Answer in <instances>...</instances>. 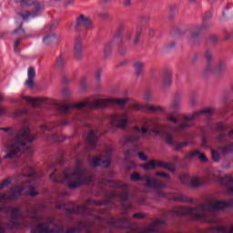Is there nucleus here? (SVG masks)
Returning <instances> with one entry per match:
<instances>
[{"label":"nucleus","instance_id":"nucleus-1","mask_svg":"<svg viewBox=\"0 0 233 233\" xmlns=\"http://www.w3.org/2000/svg\"><path fill=\"white\" fill-rule=\"evenodd\" d=\"M233 208V198L226 200H215L210 204H202L198 208H188L179 206L173 210L167 211V215L175 218V216H191L194 221H201V223H210L208 214L205 212H219Z\"/></svg>","mask_w":233,"mask_h":233},{"label":"nucleus","instance_id":"nucleus-2","mask_svg":"<svg viewBox=\"0 0 233 233\" xmlns=\"http://www.w3.org/2000/svg\"><path fill=\"white\" fill-rule=\"evenodd\" d=\"M109 103H113V105H118V106H125L127 103H128V98H106L96 100V102H87L83 101L77 104H58L56 105V110L60 112V114H67L68 110H72V108H76L77 110H83V108H106L108 106Z\"/></svg>","mask_w":233,"mask_h":233},{"label":"nucleus","instance_id":"nucleus-3","mask_svg":"<svg viewBox=\"0 0 233 233\" xmlns=\"http://www.w3.org/2000/svg\"><path fill=\"white\" fill-rule=\"evenodd\" d=\"M72 177H92V176H86L85 175V167L81 165V161L77 160L76 163V167L73 172H70L69 168L64 169L62 174L57 172V169H55L53 173L50 174L49 179L54 181L55 183H63V181H70Z\"/></svg>","mask_w":233,"mask_h":233},{"label":"nucleus","instance_id":"nucleus-4","mask_svg":"<svg viewBox=\"0 0 233 233\" xmlns=\"http://www.w3.org/2000/svg\"><path fill=\"white\" fill-rule=\"evenodd\" d=\"M210 19H212V11H208L202 16L203 23L201 25H191L187 28L191 35L189 38L190 45H200L203 41V35H201V33L212 27V23H208Z\"/></svg>","mask_w":233,"mask_h":233},{"label":"nucleus","instance_id":"nucleus-5","mask_svg":"<svg viewBox=\"0 0 233 233\" xmlns=\"http://www.w3.org/2000/svg\"><path fill=\"white\" fill-rule=\"evenodd\" d=\"M203 114H207L208 116H212L214 114V109L206 108L200 111H196L192 114V116H184L183 122L176 126L173 130L175 132H183V130H187V128H192L194 127V123H190L188 121H194V119H198L199 116H203Z\"/></svg>","mask_w":233,"mask_h":233},{"label":"nucleus","instance_id":"nucleus-6","mask_svg":"<svg viewBox=\"0 0 233 233\" xmlns=\"http://www.w3.org/2000/svg\"><path fill=\"white\" fill-rule=\"evenodd\" d=\"M14 141L16 145H20V147H26V143H34L35 137L30 134L29 127H23L16 132Z\"/></svg>","mask_w":233,"mask_h":233},{"label":"nucleus","instance_id":"nucleus-7","mask_svg":"<svg viewBox=\"0 0 233 233\" xmlns=\"http://www.w3.org/2000/svg\"><path fill=\"white\" fill-rule=\"evenodd\" d=\"M159 196H161V198H167L169 201H177L178 203H187L189 205L194 203V198L179 193H165L160 191Z\"/></svg>","mask_w":233,"mask_h":233},{"label":"nucleus","instance_id":"nucleus-8","mask_svg":"<svg viewBox=\"0 0 233 233\" xmlns=\"http://www.w3.org/2000/svg\"><path fill=\"white\" fill-rule=\"evenodd\" d=\"M208 128L212 132H218L219 135L217 137L218 143H225V139H227V135H224V132L228 130V126L225 122H218L216 124H208Z\"/></svg>","mask_w":233,"mask_h":233},{"label":"nucleus","instance_id":"nucleus-9","mask_svg":"<svg viewBox=\"0 0 233 233\" xmlns=\"http://www.w3.org/2000/svg\"><path fill=\"white\" fill-rule=\"evenodd\" d=\"M34 8L35 10L32 12H18L17 15L21 17L23 21H28L30 17H38V15H41V13L43 12V4L35 2L34 3Z\"/></svg>","mask_w":233,"mask_h":233},{"label":"nucleus","instance_id":"nucleus-10","mask_svg":"<svg viewBox=\"0 0 233 233\" xmlns=\"http://www.w3.org/2000/svg\"><path fill=\"white\" fill-rule=\"evenodd\" d=\"M93 177H84V178H81L77 177L75 180H72L70 178L67 181V187L70 188V190H76V188H79V187H83V185H90L92 183Z\"/></svg>","mask_w":233,"mask_h":233},{"label":"nucleus","instance_id":"nucleus-11","mask_svg":"<svg viewBox=\"0 0 233 233\" xmlns=\"http://www.w3.org/2000/svg\"><path fill=\"white\" fill-rule=\"evenodd\" d=\"M155 168H166V170H174V164L163 162L161 160H150L147 163V170H155Z\"/></svg>","mask_w":233,"mask_h":233},{"label":"nucleus","instance_id":"nucleus-12","mask_svg":"<svg viewBox=\"0 0 233 233\" xmlns=\"http://www.w3.org/2000/svg\"><path fill=\"white\" fill-rule=\"evenodd\" d=\"M65 210L67 216H72V214H78L79 216H92V208H86L83 205L67 208Z\"/></svg>","mask_w":233,"mask_h":233},{"label":"nucleus","instance_id":"nucleus-13","mask_svg":"<svg viewBox=\"0 0 233 233\" xmlns=\"http://www.w3.org/2000/svg\"><path fill=\"white\" fill-rule=\"evenodd\" d=\"M92 26V20L86 16L85 15H80L76 17L75 30L76 32H81V30H86V28H90Z\"/></svg>","mask_w":233,"mask_h":233},{"label":"nucleus","instance_id":"nucleus-14","mask_svg":"<svg viewBox=\"0 0 233 233\" xmlns=\"http://www.w3.org/2000/svg\"><path fill=\"white\" fill-rule=\"evenodd\" d=\"M151 132H153V134H156L157 136L164 137L165 143L166 145H167V147H174V145H176V140L174 139L172 134H170L169 132L163 131L158 127H153L151 129Z\"/></svg>","mask_w":233,"mask_h":233},{"label":"nucleus","instance_id":"nucleus-15","mask_svg":"<svg viewBox=\"0 0 233 233\" xmlns=\"http://www.w3.org/2000/svg\"><path fill=\"white\" fill-rule=\"evenodd\" d=\"M109 223L111 226L114 227V228H122V229L132 228V223H130V220L127 218H113Z\"/></svg>","mask_w":233,"mask_h":233},{"label":"nucleus","instance_id":"nucleus-16","mask_svg":"<svg viewBox=\"0 0 233 233\" xmlns=\"http://www.w3.org/2000/svg\"><path fill=\"white\" fill-rule=\"evenodd\" d=\"M163 225H167V220L157 219L151 225L147 227V233H162Z\"/></svg>","mask_w":233,"mask_h":233},{"label":"nucleus","instance_id":"nucleus-17","mask_svg":"<svg viewBox=\"0 0 233 233\" xmlns=\"http://www.w3.org/2000/svg\"><path fill=\"white\" fill-rule=\"evenodd\" d=\"M204 59L206 60L207 66L203 71V76H210L212 74V63L214 62V54L210 50H207L204 54Z\"/></svg>","mask_w":233,"mask_h":233},{"label":"nucleus","instance_id":"nucleus-18","mask_svg":"<svg viewBox=\"0 0 233 233\" xmlns=\"http://www.w3.org/2000/svg\"><path fill=\"white\" fill-rule=\"evenodd\" d=\"M133 129L137 134H131L126 137V143H137V141H139V137H141V134H147V128L145 127L139 128V127L135 126Z\"/></svg>","mask_w":233,"mask_h":233},{"label":"nucleus","instance_id":"nucleus-19","mask_svg":"<svg viewBox=\"0 0 233 233\" xmlns=\"http://www.w3.org/2000/svg\"><path fill=\"white\" fill-rule=\"evenodd\" d=\"M18 32H22V34H24V35L15 40V42L14 44L15 52H19V49H17V48L19 47V45H21V41H23V39L31 37L30 35H25V28H23V22H21L19 26L14 30L13 34H17Z\"/></svg>","mask_w":233,"mask_h":233},{"label":"nucleus","instance_id":"nucleus-20","mask_svg":"<svg viewBox=\"0 0 233 233\" xmlns=\"http://www.w3.org/2000/svg\"><path fill=\"white\" fill-rule=\"evenodd\" d=\"M128 120L123 118L121 115H113L111 118V125L116 128H126Z\"/></svg>","mask_w":233,"mask_h":233},{"label":"nucleus","instance_id":"nucleus-21","mask_svg":"<svg viewBox=\"0 0 233 233\" xmlns=\"http://www.w3.org/2000/svg\"><path fill=\"white\" fill-rule=\"evenodd\" d=\"M60 233L61 229L56 231L51 229L48 225L45 223L36 224V226L31 229V233Z\"/></svg>","mask_w":233,"mask_h":233},{"label":"nucleus","instance_id":"nucleus-22","mask_svg":"<svg viewBox=\"0 0 233 233\" xmlns=\"http://www.w3.org/2000/svg\"><path fill=\"white\" fill-rule=\"evenodd\" d=\"M23 192H25V187L16 185L10 188L9 196L11 197V201H15L17 198H21L23 196Z\"/></svg>","mask_w":233,"mask_h":233},{"label":"nucleus","instance_id":"nucleus-23","mask_svg":"<svg viewBox=\"0 0 233 233\" xmlns=\"http://www.w3.org/2000/svg\"><path fill=\"white\" fill-rule=\"evenodd\" d=\"M74 54L76 59H83V40H81V36H77L76 39Z\"/></svg>","mask_w":233,"mask_h":233},{"label":"nucleus","instance_id":"nucleus-24","mask_svg":"<svg viewBox=\"0 0 233 233\" xmlns=\"http://www.w3.org/2000/svg\"><path fill=\"white\" fill-rule=\"evenodd\" d=\"M162 86L164 90H167L172 86V71L168 69L164 70L162 76Z\"/></svg>","mask_w":233,"mask_h":233},{"label":"nucleus","instance_id":"nucleus-25","mask_svg":"<svg viewBox=\"0 0 233 233\" xmlns=\"http://www.w3.org/2000/svg\"><path fill=\"white\" fill-rule=\"evenodd\" d=\"M86 143L89 145V150H96L97 147V135H96V131L91 130L87 134Z\"/></svg>","mask_w":233,"mask_h":233},{"label":"nucleus","instance_id":"nucleus-26","mask_svg":"<svg viewBox=\"0 0 233 233\" xmlns=\"http://www.w3.org/2000/svg\"><path fill=\"white\" fill-rule=\"evenodd\" d=\"M27 80L25 81V86L29 88H34V79H35V68L34 66H30L27 71Z\"/></svg>","mask_w":233,"mask_h":233},{"label":"nucleus","instance_id":"nucleus-27","mask_svg":"<svg viewBox=\"0 0 233 233\" xmlns=\"http://www.w3.org/2000/svg\"><path fill=\"white\" fill-rule=\"evenodd\" d=\"M147 187L150 188H163L165 184L159 182V180L156 178H151L150 177H147Z\"/></svg>","mask_w":233,"mask_h":233},{"label":"nucleus","instance_id":"nucleus-28","mask_svg":"<svg viewBox=\"0 0 233 233\" xmlns=\"http://www.w3.org/2000/svg\"><path fill=\"white\" fill-rule=\"evenodd\" d=\"M66 125H68V121H64L59 124H57L56 122H52L47 125H42L41 128H42V130H47V132H50V131L54 130V128H56V127H66Z\"/></svg>","mask_w":233,"mask_h":233},{"label":"nucleus","instance_id":"nucleus-29","mask_svg":"<svg viewBox=\"0 0 233 233\" xmlns=\"http://www.w3.org/2000/svg\"><path fill=\"white\" fill-rule=\"evenodd\" d=\"M106 183H109L111 188H128V186L121 180L104 179Z\"/></svg>","mask_w":233,"mask_h":233},{"label":"nucleus","instance_id":"nucleus-30","mask_svg":"<svg viewBox=\"0 0 233 233\" xmlns=\"http://www.w3.org/2000/svg\"><path fill=\"white\" fill-rule=\"evenodd\" d=\"M123 32H125V25H119L113 37V43H123V37H121Z\"/></svg>","mask_w":233,"mask_h":233},{"label":"nucleus","instance_id":"nucleus-31","mask_svg":"<svg viewBox=\"0 0 233 233\" xmlns=\"http://www.w3.org/2000/svg\"><path fill=\"white\" fill-rule=\"evenodd\" d=\"M23 99L27 101V103H32L33 106L39 107L41 105L37 103H46V99L43 97H30V96H24Z\"/></svg>","mask_w":233,"mask_h":233},{"label":"nucleus","instance_id":"nucleus-32","mask_svg":"<svg viewBox=\"0 0 233 233\" xmlns=\"http://www.w3.org/2000/svg\"><path fill=\"white\" fill-rule=\"evenodd\" d=\"M133 68L135 71V76L137 77H139V76H141V74H143V70H145V63H143L141 61H136L133 64Z\"/></svg>","mask_w":233,"mask_h":233},{"label":"nucleus","instance_id":"nucleus-33","mask_svg":"<svg viewBox=\"0 0 233 233\" xmlns=\"http://www.w3.org/2000/svg\"><path fill=\"white\" fill-rule=\"evenodd\" d=\"M57 41H59V39L57 38V35L52 34V35H47L46 36H45L43 38V43L45 45H46L47 46L50 45H55L56 43H57Z\"/></svg>","mask_w":233,"mask_h":233},{"label":"nucleus","instance_id":"nucleus-34","mask_svg":"<svg viewBox=\"0 0 233 233\" xmlns=\"http://www.w3.org/2000/svg\"><path fill=\"white\" fill-rule=\"evenodd\" d=\"M113 198H119V199H121L124 202L128 201V199H130V194L128 193V190L124 189L122 192L120 193H113Z\"/></svg>","mask_w":233,"mask_h":233},{"label":"nucleus","instance_id":"nucleus-35","mask_svg":"<svg viewBox=\"0 0 233 233\" xmlns=\"http://www.w3.org/2000/svg\"><path fill=\"white\" fill-rule=\"evenodd\" d=\"M171 108L172 110H179V106H181V94L177 93L175 95L174 100L171 103Z\"/></svg>","mask_w":233,"mask_h":233},{"label":"nucleus","instance_id":"nucleus-36","mask_svg":"<svg viewBox=\"0 0 233 233\" xmlns=\"http://www.w3.org/2000/svg\"><path fill=\"white\" fill-rule=\"evenodd\" d=\"M73 228L76 229V232H86L88 230V223L85 220H80L77 222L76 227Z\"/></svg>","mask_w":233,"mask_h":233},{"label":"nucleus","instance_id":"nucleus-37","mask_svg":"<svg viewBox=\"0 0 233 233\" xmlns=\"http://www.w3.org/2000/svg\"><path fill=\"white\" fill-rule=\"evenodd\" d=\"M226 69L227 64L225 63V60H220L213 72L214 74H223V72H225Z\"/></svg>","mask_w":233,"mask_h":233},{"label":"nucleus","instance_id":"nucleus-38","mask_svg":"<svg viewBox=\"0 0 233 233\" xmlns=\"http://www.w3.org/2000/svg\"><path fill=\"white\" fill-rule=\"evenodd\" d=\"M166 108L161 106H147V112H151V114H156L157 112H165Z\"/></svg>","mask_w":233,"mask_h":233},{"label":"nucleus","instance_id":"nucleus-39","mask_svg":"<svg viewBox=\"0 0 233 233\" xmlns=\"http://www.w3.org/2000/svg\"><path fill=\"white\" fill-rule=\"evenodd\" d=\"M21 212V208H13L10 211L11 220L12 221H19V214Z\"/></svg>","mask_w":233,"mask_h":233},{"label":"nucleus","instance_id":"nucleus-40","mask_svg":"<svg viewBox=\"0 0 233 233\" xmlns=\"http://www.w3.org/2000/svg\"><path fill=\"white\" fill-rule=\"evenodd\" d=\"M21 152V147L17 146L15 148H13L9 153H7L4 159H14L15 157V155Z\"/></svg>","mask_w":233,"mask_h":233},{"label":"nucleus","instance_id":"nucleus-41","mask_svg":"<svg viewBox=\"0 0 233 233\" xmlns=\"http://www.w3.org/2000/svg\"><path fill=\"white\" fill-rule=\"evenodd\" d=\"M108 200L96 201L88 198L86 201V205H95V207H101L102 205H108Z\"/></svg>","mask_w":233,"mask_h":233},{"label":"nucleus","instance_id":"nucleus-42","mask_svg":"<svg viewBox=\"0 0 233 233\" xmlns=\"http://www.w3.org/2000/svg\"><path fill=\"white\" fill-rule=\"evenodd\" d=\"M137 150H139V146H135L134 148L127 149V151H125L124 152L125 160L128 161L130 157H132V154L134 152H137Z\"/></svg>","mask_w":233,"mask_h":233},{"label":"nucleus","instance_id":"nucleus-43","mask_svg":"<svg viewBox=\"0 0 233 233\" xmlns=\"http://www.w3.org/2000/svg\"><path fill=\"white\" fill-rule=\"evenodd\" d=\"M21 227V224L17 220H10L8 223V230H18Z\"/></svg>","mask_w":233,"mask_h":233},{"label":"nucleus","instance_id":"nucleus-44","mask_svg":"<svg viewBox=\"0 0 233 233\" xmlns=\"http://www.w3.org/2000/svg\"><path fill=\"white\" fill-rule=\"evenodd\" d=\"M89 165L94 168L101 167V157H95L89 161Z\"/></svg>","mask_w":233,"mask_h":233},{"label":"nucleus","instance_id":"nucleus-45","mask_svg":"<svg viewBox=\"0 0 233 233\" xmlns=\"http://www.w3.org/2000/svg\"><path fill=\"white\" fill-rule=\"evenodd\" d=\"M179 179L182 183V185H185L186 187H188L190 185V177L187 174L180 175Z\"/></svg>","mask_w":233,"mask_h":233},{"label":"nucleus","instance_id":"nucleus-46","mask_svg":"<svg viewBox=\"0 0 233 233\" xmlns=\"http://www.w3.org/2000/svg\"><path fill=\"white\" fill-rule=\"evenodd\" d=\"M189 185L192 187V188H198V187H201V185H203V183L201 182V180L199 178L195 177L189 181Z\"/></svg>","mask_w":233,"mask_h":233},{"label":"nucleus","instance_id":"nucleus-47","mask_svg":"<svg viewBox=\"0 0 233 233\" xmlns=\"http://www.w3.org/2000/svg\"><path fill=\"white\" fill-rule=\"evenodd\" d=\"M66 63V62L65 61V55L60 54L59 57L56 59V66L58 68H63V66H65Z\"/></svg>","mask_w":233,"mask_h":233},{"label":"nucleus","instance_id":"nucleus-48","mask_svg":"<svg viewBox=\"0 0 233 233\" xmlns=\"http://www.w3.org/2000/svg\"><path fill=\"white\" fill-rule=\"evenodd\" d=\"M211 157L215 163H219V161H221V155L217 150H211Z\"/></svg>","mask_w":233,"mask_h":233},{"label":"nucleus","instance_id":"nucleus-49","mask_svg":"<svg viewBox=\"0 0 233 233\" xmlns=\"http://www.w3.org/2000/svg\"><path fill=\"white\" fill-rule=\"evenodd\" d=\"M113 45H117L118 54L120 56H125V54H127V47L125 46H123V42L113 43Z\"/></svg>","mask_w":233,"mask_h":233},{"label":"nucleus","instance_id":"nucleus-50","mask_svg":"<svg viewBox=\"0 0 233 233\" xmlns=\"http://www.w3.org/2000/svg\"><path fill=\"white\" fill-rule=\"evenodd\" d=\"M221 152L223 154H232L233 152V143H229L228 146L221 147Z\"/></svg>","mask_w":233,"mask_h":233},{"label":"nucleus","instance_id":"nucleus-51","mask_svg":"<svg viewBox=\"0 0 233 233\" xmlns=\"http://www.w3.org/2000/svg\"><path fill=\"white\" fill-rule=\"evenodd\" d=\"M212 230H216V232H218V233H231L232 232V228L230 231H228V229H227L223 226H215L212 228Z\"/></svg>","mask_w":233,"mask_h":233},{"label":"nucleus","instance_id":"nucleus-52","mask_svg":"<svg viewBox=\"0 0 233 233\" xmlns=\"http://www.w3.org/2000/svg\"><path fill=\"white\" fill-rule=\"evenodd\" d=\"M177 10V5L173 4L169 5V18L174 19L176 17V11Z\"/></svg>","mask_w":233,"mask_h":233},{"label":"nucleus","instance_id":"nucleus-53","mask_svg":"<svg viewBox=\"0 0 233 233\" xmlns=\"http://www.w3.org/2000/svg\"><path fill=\"white\" fill-rule=\"evenodd\" d=\"M15 116L17 117H21V116H28L30 114L29 109H18L14 112Z\"/></svg>","mask_w":233,"mask_h":233},{"label":"nucleus","instance_id":"nucleus-54","mask_svg":"<svg viewBox=\"0 0 233 233\" xmlns=\"http://www.w3.org/2000/svg\"><path fill=\"white\" fill-rule=\"evenodd\" d=\"M143 32V28L141 26L137 27V35L134 39V45H137L139 43V39H141V34Z\"/></svg>","mask_w":233,"mask_h":233},{"label":"nucleus","instance_id":"nucleus-55","mask_svg":"<svg viewBox=\"0 0 233 233\" xmlns=\"http://www.w3.org/2000/svg\"><path fill=\"white\" fill-rule=\"evenodd\" d=\"M112 45H116L114 44V40H112V43L106 44L105 46L104 52L106 54V57H108V56L112 54Z\"/></svg>","mask_w":233,"mask_h":233},{"label":"nucleus","instance_id":"nucleus-56","mask_svg":"<svg viewBox=\"0 0 233 233\" xmlns=\"http://www.w3.org/2000/svg\"><path fill=\"white\" fill-rule=\"evenodd\" d=\"M29 190L30 191L25 192V196H31V198H35V196H39V192L35 191V187H34V186H30Z\"/></svg>","mask_w":233,"mask_h":233},{"label":"nucleus","instance_id":"nucleus-57","mask_svg":"<svg viewBox=\"0 0 233 233\" xmlns=\"http://www.w3.org/2000/svg\"><path fill=\"white\" fill-rule=\"evenodd\" d=\"M141 179H143V177H141V175H139V173H133L131 174L130 176V180L133 182V183H136L137 181H141Z\"/></svg>","mask_w":233,"mask_h":233},{"label":"nucleus","instance_id":"nucleus-58","mask_svg":"<svg viewBox=\"0 0 233 233\" xmlns=\"http://www.w3.org/2000/svg\"><path fill=\"white\" fill-rule=\"evenodd\" d=\"M186 147H188V142H180L177 144L173 150H175V152H179L181 148H185Z\"/></svg>","mask_w":233,"mask_h":233},{"label":"nucleus","instance_id":"nucleus-59","mask_svg":"<svg viewBox=\"0 0 233 233\" xmlns=\"http://www.w3.org/2000/svg\"><path fill=\"white\" fill-rule=\"evenodd\" d=\"M220 181L225 185H228V183H233V177L230 175H226L220 178Z\"/></svg>","mask_w":233,"mask_h":233},{"label":"nucleus","instance_id":"nucleus-60","mask_svg":"<svg viewBox=\"0 0 233 233\" xmlns=\"http://www.w3.org/2000/svg\"><path fill=\"white\" fill-rule=\"evenodd\" d=\"M131 108L133 110H136L137 112H141V111L145 110V108H147V106H142L139 104H133V105H131Z\"/></svg>","mask_w":233,"mask_h":233},{"label":"nucleus","instance_id":"nucleus-61","mask_svg":"<svg viewBox=\"0 0 233 233\" xmlns=\"http://www.w3.org/2000/svg\"><path fill=\"white\" fill-rule=\"evenodd\" d=\"M199 150H195L190 152L186 156V159H194V157H198Z\"/></svg>","mask_w":233,"mask_h":233},{"label":"nucleus","instance_id":"nucleus-62","mask_svg":"<svg viewBox=\"0 0 233 233\" xmlns=\"http://www.w3.org/2000/svg\"><path fill=\"white\" fill-rule=\"evenodd\" d=\"M110 158H106V159H103L101 158V166L103 167V168H108V167H110Z\"/></svg>","mask_w":233,"mask_h":233},{"label":"nucleus","instance_id":"nucleus-63","mask_svg":"<svg viewBox=\"0 0 233 233\" xmlns=\"http://www.w3.org/2000/svg\"><path fill=\"white\" fill-rule=\"evenodd\" d=\"M11 181L10 178H5L0 183V190H3V188H5V187H8L10 185Z\"/></svg>","mask_w":233,"mask_h":233},{"label":"nucleus","instance_id":"nucleus-64","mask_svg":"<svg viewBox=\"0 0 233 233\" xmlns=\"http://www.w3.org/2000/svg\"><path fill=\"white\" fill-rule=\"evenodd\" d=\"M52 139H53V141L61 142V141H66V137H61L59 135H52Z\"/></svg>","mask_w":233,"mask_h":233}]
</instances>
